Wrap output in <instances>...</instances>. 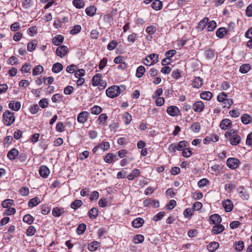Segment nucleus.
<instances>
[{
  "label": "nucleus",
  "mask_w": 252,
  "mask_h": 252,
  "mask_svg": "<svg viewBox=\"0 0 252 252\" xmlns=\"http://www.w3.org/2000/svg\"><path fill=\"white\" fill-rule=\"evenodd\" d=\"M144 240V237L141 234L135 235L133 238V242L135 244H141Z\"/></svg>",
  "instance_id": "nucleus-41"
},
{
  "label": "nucleus",
  "mask_w": 252,
  "mask_h": 252,
  "mask_svg": "<svg viewBox=\"0 0 252 252\" xmlns=\"http://www.w3.org/2000/svg\"><path fill=\"white\" fill-rule=\"evenodd\" d=\"M167 113L171 116H176L180 112L179 108L175 106H170L167 109Z\"/></svg>",
  "instance_id": "nucleus-9"
},
{
  "label": "nucleus",
  "mask_w": 252,
  "mask_h": 252,
  "mask_svg": "<svg viewBox=\"0 0 252 252\" xmlns=\"http://www.w3.org/2000/svg\"><path fill=\"white\" fill-rule=\"evenodd\" d=\"M98 210L96 208H92L88 213V216L91 219H95L98 215Z\"/></svg>",
  "instance_id": "nucleus-34"
},
{
  "label": "nucleus",
  "mask_w": 252,
  "mask_h": 252,
  "mask_svg": "<svg viewBox=\"0 0 252 252\" xmlns=\"http://www.w3.org/2000/svg\"><path fill=\"white\" fill-rule=\"evenodd\" d=\"M252 121V117L248 114H244L241 116V121L244 125L250 124Z\"/></svg>",
  "instance_id": "nucleus-24"
},
{
  "label": "nucleus",
  "mask_w": 252,
  "mask_h": 252,
  "mask_svg": "<svg viewBox=\"0 0 252 252\" xmlns=\"http://www.w3.org/2000/svg\"><path fill=\"white\" fill-rule=\"evenodd\" d=\"M151 6L156 10H160L162 7V2L159 0H155L152 3Z\"/></svg>",
  "instance_id": "nucleus-25"
},
{
  "label": "nucleus",
  "mask_w": 252,
  "mask_h": 252,
  "mask_svg": "<svg viewBox=\"0 0 252 252\" xmlns=\"http://www.w3.org/2000/svg\"><path fill=\"white\" fill-rule=\"evenodd\" d=\"M36 46V43L35 41H30L27 45V49L29 52H32Z\"/></svg>",
  "instance_id": "nucleus-52"
},
{
  "label": "nucleus",
  "mask_w": 252,
  "mask_h": 252,
  "mask_svg": "<svg viewBox=\"0 0 252 252\" xmlns=\"http://www.w3.org/2000/svg\"><path fill=\"white\" fill-rule=\"evenodd\" d=\"M209 220L211 223L217 224L221 222V218L218 214H215L210 216Z\"/></svg>",
  "instance_id": "nucleus-11"
},
{
  "label": "nucleus",
  "mask_w": 252,
  "mask_h": 252,
  "mask_svg": "<svg viewBox=\"0 0 252 252\" xmlns=\"http://www.w3.org/2000/svg\"><path fill=\"white\" fill-rule=\"evenodd\" d=\"M39 203V198L35 197L30 200L28 202V206L29 207H33L37 205Z\"/></svg>",
  "instance_id": "nucleus-33"
},
{
  "label": "nucleus",
  "mask_w": 252,
  "mask_h": 252,
  "mask_svg": "<svg viewBox=\"0 0 252 252\" xmlns=\"http://www.w3.org/2000/svg\"><path fill=\"white\" fill-rule=\"evenodd\" d=\"M126 87L124 85L117 86L113 85L108 88L106 91V94L110 98H114L118 96L121 92H124Z\"/></svg>",
  "instance_id": "nucleus-2"
},
{
  "label": "nucleus",
  "mask_w": 252,
  "mask_h": 252,
  "mask_svg": "<svg viewBox=\"0 0 252 252\" xmlns=\"http://www.w3.org/2000/svg\"><path fill=\"white\" fill-rule=\"evenodd\" d=\"M158 55L153 53L148 56V58L151 61L150 64H154L158 62Z\"/></svg>",
  "instance_id": "nucleus-38"
},
{
  "label": "nucleus",
  "mask_w": 252,
  "mask_h": 252,
  "mask_svg": "<svg viewBox=\"0 0 252 252\" xmlns=\"http://www.w3.org/2000/svg\"><path fill=\"white\" fill-rule=\"evenodd\" d=\"M85 70L83 69H80L75 71L74 75L76 78H80L85 75Z\"/></svg>",
  "instance_id": "nucleus-58"
},
{
  "label": "nucleus",
  "mask_w": 252,
  "mask_h": 252,
  "mask_svg": "<svg viewBox=\"0 0 252 252\" xmlns=\"http://www.w3.org/2000/svg\"><path fill=\"white\" fill-rule=\"evenodd\" d=\"M207 30L209 32L213 31L217 27V24L214 21H208L207 23Z\"/></svg>",
  "instance_id": "nucleus-42"
},
{
  "label": "nucleus",
  "mask_w": 252,
  "mask_h": 252,
  "mask_svg": "<svg viewBox=\"0 0 252 252\" xmlns=\"http://www.w3.org/2000/svg\"><path fill=\"white\" fill-rule=\"evenodd\" d=\"M30 70V65L27 63H25L21 68V71L22 73H28Z\"/></svg>",
  "instance_id": "nucleus-60"
},
{
  "label": "nucleus",
  "mask_w": 252,
  "mask_h": 252,
  "mask_svg": "<svg viewBox=\"0 0 252 252\" xmlns=\"http://www.w3.org/2000/svg\"><path fill=\"white\" fill-rule=\"evenodd\" d=\"M39 173L41 177L46 178L50 173V170L46 166L42 165L40 167Z\"/></svg>",
  "instance_id": "nucleus-12"
},
{
  "label": "nucleus",
  "mask_w": 252,
  "mask_h": 252,
  "mask_svg": "<svg viewBox=\"0 0 252 252\" xmlns=\"http://www.w3.org/2000/svg\"><path fill=\"white\" fill-rule=\"evenodd\" d=\"M213 94L209 91H205L200 94V97L203 99L209 100L212 98Z\"/></svg>",
  "instance_id": "nucleus-31"
},
{
  "label": "nucleus",
  "mask_w": 252,
  "mask_h": 252,
  "mask_svg": "<svg viewBox=\"0 0 252 252\" xmlns=\"http://www.w3.org/2000/svg\"><path fill=\"white\" fill-rule=\"evenodd\" d=\"M204 107V103L202 101H198L193 103L192 108L195 112L200 113L203 110Z\"/></svg>",
  "instance_id": "nucleus-8"
},
{
  "label": "nucleus",
  "mask_w": 252,
  "mask_h": 252,
  "mask_svg": "<svg viewBox=\"0 0 252 252\" xmlns=\"http://www.w3.org/2000/svg\"><path fill=\"white\" fill-rule=\"evenodd\" d=\"M33 220V218L30 214L25 215L23 219V220L29 224H31L32 223Z\"/></svg>",
  "instance_id": "nucleus-44"
},
{
  "label": "nucleus",
  "mask_w": 252,
  "mask_h": 252,
  "mask_svg": "<svg viewBox=\"0 0 252 252\" xmlns=\"http://www.w3.org/2000/svg\"><path fill=\"white\" fill-rule=\"evenodd\" d=\"M13 203V201L12 199H6L2 202V206L3 208H9Z\"/></svg>",
  "instance_id": "nucleus-50"
},
{
  "label": "nucleus",
  "mask_w": 252,
  "mask_h": 252,
  "mask_svg": "<svg viewBox=\"0 0 252 252\" xmlns=\"http://www.w3.org/2000/svg\"><path fill=\"white\" fill-rule=\"evenodd\" d=\"M227 94L224 92H222L217 97V100L219 102H222L223 108H230V106L233 104V101L232 99L227 98Z\"/></svg>",
  "instance_id": "nucleus-3"
},
{
  "label": "nucleus",
  "mask_w": 252,
  "mask_h": 252,
  "mask_svg": "<svg viewBox=\"0 0 252 252\" xmlns=\"http://www.w3.org/2000/svg\"><path fill=\"white\" fill-rule=\"evenodd\" d=\"M192 154L191 150L190 148H186L183 150L182 152V155L185 158H188L190 157Z\"/></svg>",
  "instance_id": "nucleus-57"
},
{
  "label": "nucleus",
  "mask_w": 252,
  "mask_h": 252,
  "mask_svg": "<svg viewBox=\"0 0 252 252\" xmlns=\"http://www.w3.org/2000/svg\"><path fill=\"white\" fill-rule=\"evenodd\" d=\"M187 142L186 141H181L176 144L177 150L178 151H182L185 149L187 146Z\"/></svg>",
  "instance_id": "nucleus-49"
},
{
  "label": "nucleus",
  "mask_w": 252,
  "mask_h": 252,
  "mask_svg": "<svg viewBox=\"0 0 252 252\" xmlns=\"http://www.w3.org/2000/svg\"><path fill=\"white\" fill-rule=\"evenodd\" d=\"M64 38L62 35H56L53 39V43L56 46H60L63 41Z\"/></svg>",
  "instance_id": "nucleus-23"
},
{
  "label": "nucleus",
  "mask_w": 252,
  "mask_h": 252,
  "mask_svg": "<svg viewBox=\"0 0 252 252\" xmlns=\"http://www.w3.org/2000/svg\"><path fill=\"white\" fill-rule=\"evenodd\" d=\"M220 246V244L217 242H212L209 243L207 246V249L210 252H214L217 250Z\"/></svg>",
  "instance_id": "nucleus-21"
},
{
  "label": "nucleus",
  "mask_w": 252,
  "mask_h": 252,
  "mask_svg": "<svg viewBox=\"0 0 252 252\" xmlns=\"http://www.w3.org/2000/svg\"><path fill=\"white\" fill-rule=\"evenodd\" d=\"M36 232V229L33 226H30L27 230V235L29 236L33 235Z\"/></svg>",
  "instance_id": "nucleus-56"
},
{
  "label": "nucleus",
  "mask_w": 252,
  "mask_h": 252,
  "mask_svg": "<svg viewBox=\"0 0 252 252\" xmlns=\"http://www.w3.org/2000/svg\"><path fill=\"white\" fill-rule=\"evenodd\" d=\"M146 69L144 66L140 65L138 66L136 71V76L137 78H141L145 73Z\"/></svg>",
  "instance_id": "nucleus-27"
},
{
  "label": "nucleus",
  "mask_w": 252,
  "mask_h": 252,
  "mask_svg": "<svg viewBox=\"0 0 252 252\" xmlns=\"http://www.w3.org/2000/svg\"><path fill=\"white\" fill-rule=\"evenodd\" d=\"M164 215V212H160L154 217L153 220L155 221H158L163 218Z\"/></svg>",
  "instance_id": "nucleus-59"
},
{
  "label": "nucleus",
  "mask_w": 252,
  "mask_h": 252,
  "mask_svg": "<svg viewBox=\"0 0 252 252\" xmlns=\"http://www.w3.org/2000/svg\"><path fill=\"white\" fill-rule=\"evenodd\" d=\"M86 14L90 16H93L96 13V9L93 6H89L86 9Z\"/></svg>",
  "instance_id": "nucleus-40"
},
{
  "label": "nucleus",
  "mask_w": 252,
  "mask_h": 252,
  "mask_svg": "<svg viewBox=\"0 0 252 252\" xmlns=\"http://www.w3.org/2000/svg\"><path fill=\"white\" fill-rule=\"evenodd\" d=\"M3 121L4 124L7 126L12 125L15 121L14 113L9 110L6 111L3 114Z\"/></svg>",
  "instance_id": "nucleus-4"
},
{
  "label": "nucleus",
  "mask_w": 252,
  "mask_h": 252,
  "mask_svg": "<svg viewBox=\"0 0 252 252\" xmlns=\"http://www.w3.org/2000/svg\"><path fill=\"white\" fill-rule=\"evenodd\" d=\"M101 74H96L92 78V83L94 86H97L98 85V83L101 80Z\"/></svg>",
  "instance_id": "nucleus-30"
},
{
  "label": "nucleus",
  "mask_w": 252,
  "mask_h": 252,
  "mask_svg": "<svg viewBox=\"0 0 252 252\" xmlns=\"http://www.w3.org/2000/svg\"><path fill=\"white\" fill-rule=\"evenodd\" d=\"M82 205V201L81 200L76 199L71 203L70 207L74 210H76Z\"/></svg>",
  "instance_id": "nucleus-36"
},
{
  "label": "nucleus",
  "mask_w": 252,
  "mask_h": 252,
  "mask_svg": "<svg viewBox=\"0 0 252 252\" xmlns=\"http://www.w3.org/2000/svg\"><path fill=\"white\" fill-rule=\"evenodd\" d=\"M117 45V43L115 40L111 41L107 45L108 50L111 51L114 49Z\"/></svg>",
  "instance_id": "nucleus-61"
},
{
  "label": "nucleus",
  "mask_w": 252,
  "mask_h": 252,
  "mask_svg": "<svg viewBox=\"0 0 252 252\" xmlns=\"http://www.w3.org/2000/svg\"><path fill=\"white\" fill-rule=\"evenodd\" d=\"M244 188L243 187H241L238 189V192L241 198L245 200H248L249 198V194L246 191H244Z\"/></svg>",
  "instance_id": "nucleus-22"
},
{
  "label": "nucleus",
  "mask_w": 252,
  "mask_h": 252,
  "mask_svg": "<svg viewBox=\"0 0 252 252\" xmlns=\"http://www.w3.org/2000/svg\"><path fill=\"white\" fill-rule=\"evenodd\" d=\"M203 85V80L200 77H196L193 80L192 86L193 88H199Z\"/></svg>",
  "instance_id": "nucleus-15"
},
{
  "label": "nucleus",
  "mask_w": 252,
  "mask_h": 252,
  "mask_svg": "<svg viewBox=\"0 0 252 252\" xmlns=\"http://www.w3.org/2000/svg\"><path fill=\"white\" fill-rule=\"evenodd\" d=\"M144 222V221L143 219L141 218H138L133 220L132 222V225L134 228H138L142 226Z\"/></svg>",
  "instance_id": "nucleus-16"
},
{
  "label": "nucleus",
  "mask_w": 252,
  "mask_h": 252,
  "mask_svg": "<svg viewBox=\"0 0 252 252\" xmlns=\"http://www.w3.org/2000/svg\"><path fill=\"white\" fill-rule=\"evenodd\" d=\"M244 248V243L242 241H239L236 242L235 245V249L236 251H241L243 250Z\"/></svg>",
  "instance_id": "nucleus-51"
},
{
  "label": "nucleus",
  "mask_w": 252,
  "mask_h": 252,
  "mask_svg": "<svg viewBox=\"0 0 252 252\" xmlns=\"http://www.w3.org/2000/svg\"><path fill=\"white\" fill-rule=\"evenodd\" d=\"M86 229V225L85 223L80 224L77 228L76 232L78 235L84 233Z\"/></svg>",
  "instance_id": "nucleus-39"
},
{
  "label": "nucleus",
  "mask_w": 252,
  "mask_h": 252,
  "mask_svg": "<svg viewBox=\"0 0 252 252\" xmlns=\"http://www.w3.org/2000/svg\"><path fill=\"white\" fill-rule=\"evenodd\" d=\"M73 5L77 8H81L84 6V2L82 0H74L73 1Z\"/></svg>",
  "instance_id": "nucleus-45"
},
{
  "label": "nucleus",
  "mask_w": 252,
  "mask_h": 252,
  "mask_svg": "<svg viewBox=\"0 0 252 252\" xmlns=\"http://www.w3.org/2000/svg\"><path fill=\"white\" fill-rule=\"evenodd\" d=\"M63 69V65L59 63H56L53 65L52 70L53 72L57 73L62 71Z\"/></svg>",
  "instance_id": "nucleus-28"
},
{
  "label": "nucleus",
  "mask_w": 252,
  "mask_h": 252,
  "mask_svg": "<svg viewBox=\"0 0 252 252\" xmlns=\"http://www.w3.org/2000/svg\"><path fill=\"white\" fill-rule=\"evenodd\" d=\"M246 14L248 17L252 16V3L250 4L247 8Z\"/></svg>",
  "instance_id": "nucleus-64"
},
{
  "label": "nucleus",
  "mask_w": 252,
  "mask_h": 252,
  "mask_svg": "<svg viewBox=\"0 0 252 252\" xmlns=\"http://www.w3.org/2000/svg\"><path fill=\"white\" fill-rule=\"evenodd\" d=\"M224 230V227L222 224H217L214 225L212 228L213 232L215 234H219Z\"/></svg>",
  "instance_id": "nucleus-20"
},
{
  "label": "nucleus",
  "mask_w": 252,
  "mask_h": 252,
  "mask_svg": "<svg viewBox=\"0 0 252 252\" xmlns=\"http://www.w3.org/2000/svg\"><path fill=\"white\" fill-rule=\"evenodd\" d=\"M156 31V28L154 26L148 27L146 29V32L150 34H153Z\"/></svg>",
  "instance_id": "nucleus-63"
},
{
  "label": "nucleus",
  "mask_w": 252,
  "mask_h": 252,
  "mask_svg": "<svg viewBox=\"0 0 252 252\" xmlns=\"http://www.w3.org/2000/svg\"><path fill=\"white\" fill-rule=\"evenodd\" d=\"M251 69V65L249 64H244L240 67V71L242 73H247Z\"/></svg>",
  "instance_id": "nucleus-43"
},
{
  "label": "nucleus",
  "mask_w": 252,
  "mask_h": 252,
  "mask_svg": "<svg viewBox=\"0 0 252 252\" xmlns=\"http://www.w3.org/2000/svg\"><path fill=\"white\" fill-rule=\"evenodd\" d=\"M19 154L18 151L15 149H12L7 154V157L10 160L15 159Z\"/></svg>",
  "instance_id": "nucleus-17"
},
{
  "label": "nucleus",
  "mask_w": 252,
  "mask_h": 252,
  "mask_svg": "<svg viewBox=\"0 0 252 252\" xmlns=\"http://www.w3.org/2000/svg\"><path fill=\"white\" fill-rule=\"evenodd\" d=\"M98 145L99 148L103 151L108 150L110 147L109 143L108 142H103L102 143L99 144Z\"/></svg>",
  "instance_id": "nucleus-54"
},
{
  "label": "nucleus",
  "mask_w": 252,
  "mask_h": 252,
  "mask_svg": "<svg viewBox=\"0 0 252 252\" xmlns=\"http://www.w3.org/2000/svg\"><path fill=\"white\" fill-rule=\"evenodd\" d=\"M123 119L124 120L125 123L126 125H129L132 120L131 116L130 114L127 112H126L123 116Z\"/></svg>",
  "instance_id": "nucleus-46"
},
{
  "label": "nucleus",
  "mask_w": 252,
  "mask_h": 252,
  "mask_svg": "<svg viewBox=\"0 0 252 252\" xmlns=\"http://www.w3.org/2000/svg\"><path fill=\"white\" fill-rule=\"evenodd\" d=\"M89 115V113L87 111H83L80 113L77 118L78 122L82 124L85 123L88 120Z\"/></svg>",
  "instance_id": "nucleus-7"
},
{
  "label": "nucleus",
  "mask_w": 252,
  "mask_h": 252,
  "mask_svg": "<svg viewBox=\"0 0 252 252\" xmlns=\"http://www.w3.org/2000/svg\"><path fill=\"white\" fill-rule=\"evenodd\" d=\"M8 106L11 110L17 111L21 108V103L19 101L15 102L14 100H11L10 101Z\"/></svg>",
  "instance_id": "nucleus-13"
},
{
  "label": "nucleus",
  "mask_w": 252,
  "mask_h": 252,
  "mask_svg": "<svg viewBox=\"0 0 252 252\" xmlns=\"http://www.w3.org/2000/svg\"><path fill=\"white\" fill-rule=\"evenodd\" d=\"M201 129V126L199 123L195 122L193 123L190 126V129L193 132L198 133L200 131Z\"/></svg>",
  "instance_id": "nucleus-32"
},
{
  "label": "nucleus",
  "mask_w": 252,
  "mask_h": 252,
  "mask_svg": "<svg viewBox=\"0 0 252 252\" xmlns=\"http://www.w3.org/2000/svg\"><path fill=\"white\" fill-rule=\"evenodd\" d=\"M116 156L113 153H108L104 158V161L108 163L112 162L113 158H115Z\"/></svg>",
  "instance_id": "nucleus-48"
},
{
  "label": "nucleus",
  "mask_w": 252,
  "mask_h": 252,
  "mask_svg": "<svg viewBox=\"0 0 252 252\" xmlns=\"http://www.w3.org/2000/svg\"><path fill=\"white\" fill-rule=\"evenodd\" d=\"M230 30L226 29L225 28H219L216 32V35L219 38H223L225 34H227Z\"/></svg>",
  "instance_id": "nucleus-14"
},
{
  "label": "nucleus",
  "mask_w": 252,
  "mask_h": 252,
  "mask_svg": "<svg viewBox=\"0 0 252 252\" xmlns=\"http://www.w3.org/2000/svg\"><path fill=\"white\" fill-rule=\"evenodd\" d=\"M68 52V48L65 45H61L59 46L56 51V54L58 56L63 58Z\"/></svg>",
  "instance_id": "nucleus-6"
},
{
  "label": "nucleus",
  "mask_w": 252,
  "mask_h": 252,
  "mask_svg": "<svg viewBox=\"0 0 252 252\" xmlns=\"http://www.w3.org/2000/svg\"><path fill=\"white\" fill-rule=\"evenodd\" d=\"M43 70V67L41 65H37L33 69L32 75L33 76L38 75L41 74Z\"/></svg>",
  "instance_id": "nucleus-35"
},
{
  "label": "nucleus",
  "mask_w": 252,
  "mask_h": 252,
  "mask_svg": "<svg viewBox=\"0 0 252 252\" xmlns=\"http://www.w3.org/2000/svg\"><path fill=\"white\" fill-rule=\"evenodd\" d=\"M231 120L225 119L221 121L220 124V127L222 129H226L231 125Z\"/></svg>",
  "instance_id": "nucleus-18"
},
{
  "label": "nucleus",
  "mask_w": 252,
  "mask_h": 252,
  "mask_svg": "<svg viewBox=\"0 0 252 252\" xmlns=\"http://www.w3.org/2000/svg\"><path fill=\"white\" fill-rule=\"evenodd\" d=\"M209 21L208 18H204L201 21L199 22L198 25V28L201 30H203L205 27L207 25V23Z\"/></svg>",
  "instance_id": "nucleus-37"
},
{
  "label": "nucleus",
  "mask_w": 252,
  "mask_h": 252,
  "mask_svg": "<svg viewBox=\"0 0 252 252\" xmlns=\"http://www.w3.org/2000/svg\"><path fill=\"white\" fill-rule=\"evenodd\" d=\"M191 196L195 200H199L202 198L203 194L201 192H195L192 193Z\"/></svg>",
  "instance_id": "nucleus-62"
},
{
  "label": "nucleus",
  "mask_w": 252,
  "mask_h": 252,
  "mask_svg": "<svg viewBox=\"0 0 252 252\" xmlns=\"http://www.w3.org/2000/svg\"><path fill=\"white\" fill-rule=\"evenodd\" d=\"M224 135L227 139L230 140V143L232 145H237L241 142L240 136L238 134L237 131L233 129L227 131Z\"/></svg>",
  "instance_id": "nucleus-1"
},
{
  "label": "nucleus",
  "mask_w": 252,
  "mask_h": 252,
  "mask_svg": "<svg viewBox=\"0 0 252 252\" xmlns=\"http://www.w3.org/2000/svg\"><path fill=\"white\" fill-rule=\"evenodd\" d=\"M64 213V208L55 207L52 210V215L55 217H59Z\"/></svg>",
  "instance_id": "nucleus-19"
},
{
  "label": "nucleus",
  "mask_w": 252,
  "mask_h": 252,
  "mask_svg": "<svg viewBox=\"0 0 252 252\" xmlns=\"http://www.w3.org/2000/svg\"><path fill=\"white\" fill-rule=\"evenodd\" d=\"M222 205L225 209V211L227 212L231 211L233 208V203L230 199L225 200L223 202Z\"/></svg>",
  "instance_id": "nucleus-10"
},
{
  "label": "nucleus",
  "mask_w": 252,
  "mask_h": 252,
  "mask_svg": "<svg viewBox=\"0 0 252 252\" xmlns=\"http://www.w3.org/2000/svg\"><path fill=\"white\" fill-rule=\"evenodd\" d=\"M140 174V170L138 169H135L132 170L131 173L128 175L127 178L129 180H133L135 178L138 177Z\"/></svg>",
  "instance_id": "nucleus-26"
},
{
  "label": "nucleus",
  "mask_w": 252,
  "mask_h": 252,
  "mask_svg": "<svg viewBox=\"0 0 252 252\" xmlns=\"http://www.w3.org/2000/svg\"><path fill=\"white\" fill-rule=\"evenodd\" d=\"M81 30V27L80 25H75L73 28L70 31V33L74 35L80 32Z\"/></svg>",
  "instance_id": "nucleus-53"
},
{
  "label": "nucleus",
  "mask_w": 252,
  "mask_h": 252,
  "mask_svg": "<svg viewBox=\"0 0 252 252\" xmlns=\"http://www.w3.org/2000/svg\"><path fill=\"white\" fill-rule=\"evenodd\" d=\"M102 108L97 105L94 106L91 109V113L94 115H98L102 111Z\"/></svg>",
  "instance_id": "nucleus-47"
},
{
  "label": "nucleus",
  "mask_w": 252,
  "mask_h": 252,
  "mask_svg": "<svg viewBox=\"0 0 252 252\" xmlns=\"http://www.w3.org/2000/svg\"><path fill=\"white\" fill-rule=\"evenodd\" d=\"M226 164L229 168L234 169L239 167L240 161L238 158H230L227 159Z\"/></svg>",
  "instance_id": "nucleus-5"
},
{
  "label": "nucleus",
  "mask_w": 252,
  "mask_h": 252,
  "mask_svg": "<svg viewBox=\"0 0 252 252\" xmlns=\"http://www.w3.org/2000/svg\"><path fill=\"white\" fill-rule=\"evenodd\" d=\"M108 117L106 114L103 113L99 115L98 118L99 124H103L107 120Z\"/></svg>",
  "instance_id": "nucleus-55"
},
{
  "label": "nucleus",
  "mask_w": 252,
  "mask_h": 252,
  "mask_svg": "<svg viewBox=\"0 0 252 252\" xmlns=\"http://www.w3.org/2000/svg\"><path fill=\"white\" fill-rule=\"evenodd\" d=\"M99 244L98 242L94 241L88 245V249L92 252L94 251L99 247Z\"/></svg>",
  "instance_id": "nucleus-29"
}]
</instances>
